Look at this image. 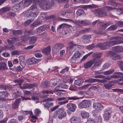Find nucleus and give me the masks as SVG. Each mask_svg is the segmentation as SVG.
I'll return each instance as SVG.
<instances>
[{
  "instance_id": "f257e3e1",
  "label": "nucleus",
  "mask_w": 123,
  "mask_h": 123,
  "mask_svg": "<svg viewBox=\"0 0 123 123\" xmlns=\"http://www.w3.org/2000/svg\"><path fill=\"white\" fill-rule=\"evenodd\" d=\"M123 38V37L119 36L110 37V39L112 40L104 43H99L96 46L102 50L106 49L112 46L123 43V41L121 40Z\"/></svg>"
},
{
  "instance_id": "5701e85b",
  "label": "nucleus",
  "mask_w": 123,
  "mask_h": 123,
  "mask_svg": "<svg viewBox=\"0 0 123 123\" xmlns=\"http://www.w3.org/2000/svg\"><path fill=\"white\" fill-rule=\"evenodd\" d=\"M38 14V10L37 11H31V16L34 18L36 17Z\"/></svg>"
},
{
  "instance_id": "0e129e2a",
  "label": "nucleus",
  "mask_w": 123,
  "mask_h": 123,
  "mask_svg": "<svg viewBox=\"0 0 123 123\" xmlns=\"http://www.w3.org/2000/svg\"><path fill=\"white\" fill-rule=\"evenodd\" d=\"M69 70V68L68 67H66L65 68L63 69L60 72V73L61 74L64 73L65 72H67Z\"/></svg>"
},
{
  "instance_id": "58836bf2",
  "label": "nucleus",
  "mask_w": 123,
  "mask_h": 123,
  "mask_svg": "<svg viewBox=\"0 0 123 123\" xmlns=\"http://www.w3.org/2000/svg\"><path fill=\"white\" fill-rule=\"evenodd\" d=\"M20 93L18 91H17L15 93H13L12 94V96L13 97V99H15L17 98L20 95Z\"/></svg>"
},
{
  "instance_id": "49530a36",
  "label": "nucleus",
  "mask_w": 123,
  "mask_h": 123,
  "mask_svg": "<svg viewBox=\"0 0 123 123\" xmlns=\"http://www.w3.org/2000/svg\"><path fill=\"white\" fill-rule=\"evenodd\" d=\"M16 6H17L18 9H21L24 6L23 2L21 1Z\"/></svg>"
},
{
  "instance_id": "37998d69",
  "label": "nucleus",
  "mask_w": 123,
  "mask_h": 123,
  "mask_svg": "<svg viewBox=\"0 0 123 123\" xmlns=\"http://www.w3.org/2000/svg\"><path fill=\"white\" fill-rule=\"evenodd\" d=\"M92 54V52L84 56L81 60V62L84 61L90 55Z\"/></svg>"
},
{
  "instance_id": "09e8293b",
  "label": "nucleus",
  "mask_w": 123,
  "mask_h": 123,
  "mask_svg": "<svg viewBox=\"0 0 123 123\" xmlns=\"http://www.w3.org/2000/svg\"><path fill=\"white\" fill-rule=\"evenodd\" d=\"M83 11L81 9L78 10L76 12V14L78 16H79L83 13Z\"/></svg>"
},
{
  "instance_id": "2f4dec72",
  "label": "nucleus",
  "mask_w": 123,
  "mask_h": 123,
  "mask_svg": "<svg viewBox=\"0 0 123 123\" xmlns=\"http://www.w3.org/2000/svg\"><path fill=\"white\" fill-rule=\"evenodd\" d=\"M32 0H25L24 6L26 7L29 6L32 2Z\"/></svg>"
},
{
  "instance_id": "6e6552de",
  "label": "nucleus",
  "mask_w": 123,
  "mask_h": 123,
  "mask_svg": "<svg viewBox=\"0 0 123 123\" xmlns=\"http://www.w3.org/2000/svg\"><path fill=\"white\" fill-rule=\"evenodd\" d=\"M90 103V101L89 100H83L79 104V106L80 108H87L89 107Z\"/></svg>"
},
{
  "instance_id": "9b49d317",
  "label": "nucleus",
  "mask_w": 123,
  "mask_h": 123,
  "mask_svg": "<svg viewBox=\"0 0 123 123\" xmlns=\"http://www.w3.org/2000/svg\"><path fill=\"white\" fill-rule=\"evenodd\" d=\"M105 112L104 118L105 120H108L111 117L112 112L110 110L107 109H106Z\"/></svg>"
},
{
  "instance_id": "393cba45",
  "label": "nucleus",
  "mask_w": 123,
  "mask_h": 123,
  "mask_svg": "<svg viewBox=\"0 0 123 123\" xmlns=\"http://www.w3.org/2000/svg\"><path fill=\"white\" fill-rule=\"evenodd\" d=\"M11 9L10 7H4L0 9V13H2L7 11H10Z\"/></svg>"
},
{
  "instance_id": "0eeeda50",
  "label": "nucleus",
  "mask_w": 123,
  "mask_h": 123,
  "mask_svg": "<svg viewBox=\"0 0 123 123\" xmlns=\"http://www.w3.org/2000/svg\"><path fill=\"white\" fill-rule=\"evenodd\" d=\"M64 46V45L63 44L59 43H57L54 46L52 50L55 53H58Z\"/></svg>"
},
{
  "instance_id": "774afa93",
  "label": "nucleus",
  "mask_w": 123,
  "mask_h": 123,
  "mask_svg": "<svg viewBox=\"0 0 123 123\" xmlns=\"http://www.w3.org/2000/svg\"><path fill=\"white\" fill-rule=\"evenodd\" d=\"M85 123H95L94 120L92 118L88 119Z\"/></svg>"
},
{
  "instance_id": "9d476101",
  "label": "nucleus",
  "mask_w": 123,
  "mask_h": 123,
  "mask_svg": "<svg viewBox=\"0 0 123 123\" xmlns=\"http://www.w3.org/2000/svg\"><path fill=\"white\" fill-rule=\"evenodd\" d=\"M40 61L39 59H37L34 57H32L27 59L26 62L28 65H31L38 63Z\"/></svg>"
},
{
  "instance_id": "7c9ffc66",
  "label": "nucleus",
  "mask_w": 123,
  "mask_h": 123,
  "mask_svg": "<svg viewBox=\"0 0 123 123\" xmlns=\"http://www.w3.org/2000/svg\"><path fill=\"white\" fill-rule=\"evenodd\" d=\"M85 92L80 91L77 94L78 96L77 97L79 98V99L80 98H83Z\"/></svg>"
},
{
  "instance_id": "aec40b11",
  "label": "nucleus",
  "mask_w": 123,
  "mask_h": 123,
  "mask_svg": "<svg viewBox=\"0 0 123 123\" xmlns=\"http://www.w3.org/2000/svg\"><path fill=\"white\" fill-rule=\"evenodd\" d=\"M112 82L111 81H110L107 83H105L104 84V86L106 89H109L113 86L112 84Z\"/></svg>"
},
{
  "instance_id": "c85d7f7f",
  "label": "nucleus",
  "mask_w": 123,
  "mask_h": 123,
  "mask_svg": "<svg viewBox=\"0 0 123 123\" xmlns=\"http://www.w3.org/2000/svg\"><path fill=\"white\" fill-rule=\"evenodd\" d=\"M15 16V14L14 13L9 12L7 13L5 17L7 18H10L14 17Z\"/></svg>"
},
{
  "instance_id": "338daca9",
  "label": "nucleus",
  "mask_w": 123,
  "mask_h": 123,
  "mask_svg": "<svg viewBox=\"0 0 123 123\" xmlns=\"http://www.w3.org/2000/svg\"><path fill=\"white\" fill-rule=\"evenodd\" d=\"M62 89H67L68 88V86L65 84H60Z\"/></svg>"
},
{
  "instance_id": "c756f323",
  "label": "nucleus",
  "mask_w": 123,
  "mask_h": 123,
  "mask_svg": "<svg viewBox=\"0 0 123 123\" xmlns=\"http://www.w3.org/2000/svg\"><path fill=\"white\" fill-rule=\"evenodd\" d=\"M114 71V69H112L109 70L104 72L103 73V74L105 75H108L112 74Z\"/></svg>"
},
{
  "instance_id": "f03ea898",
  "label": "nucleus",
  "mask_w": 123,
  "mask_h": 123,
  "mask_svg": "<svg viewBox=\"0 0 123 123\" xmlns=\"http://www.w3.org/2000/svg\"><path fill=\"white\" fill-rule=\"evenodd\" d=\"M77 47H78L80 49L84 48V47L82 46L77 45L73 43L72 42H69L68 44V46L67 47V49L69 51V54L71 55L73 52H74L76 49Z\"/></svg>"
},
{
  "instance_id": "ddd939ff",
  "label": "nucleus",
  "mask_w": 123,
  "mask_h": 123,
  "mask_svg": "<svg viewBox=\"0 0 123 123\" xmlns=\"http://www.w3.org/2000/svg\"><path fill=\"white\" fill-rule=\"evenodd\" d=\"M67 107L72 112H74L76 108V105L73 103H68L66 105Z\"/></svg>"
},
{
  "instance_id": "e433bc0d",
  "label": "nucleus",
  "mask_w": 123,
  "mask_h": 123,
  "mask_svg": "<svg viewBox=\"0 0 123 123\" xmlns=\"http://www.w3.org/2000/svg\"><path fill=\"white\" fill-rule=\"evenodd\" d=\"M82 54L80 53H79V52H75L74 54V55L76 58L78 60L80 58V56H82Z\"/></svg>"
},
{
  "instance_id": "4d7b16f0",
  "label": "nucleus",
  "mask_w": 123,
  "mask_h": 123,
  "mask_svg": "<svg viewBox=\"0 0 123 123\" xmlns=\"http://www.w3.org/2000/svg\"><path fill=\"white\" fill-rule=\"evenodd\" d=\"M121 70L123 71V61H120L118 62Z\"/></svg>"
},
{
  "instance_id": "f704fd0d",
  "label": "nucleus",
  "mask_w": 123,
  "mask_h": 123,
  "mask_svg": "<svg viewBox=\"0 0 123 123\" xmlns=\"http://www.w3.org/2000/svg\"><path fill=\"white\" fill-rule=\"evenodd\" d=\"M67 97V100L68 101L69 100H76L79 99V98H77L76 96H75L72 97Z\"/></svg>"
},
{
  "instance_id": "4be33fe9",
  "label": "nucleus",
  "mask_w": 123,
  "mask_h": 123,
  "mask_svg": "<svg viewBox=\"0 0 123 123\" xmlns=\"http://www.w3.org/2000/svg\"><path fill=\"white\" fill-rule=\"evenodd\" d=\"M92 60L94 61V63L92 68L95 66H100L101 63L102 61L100 60L95 59V60H94V59H92Z\"/></svg>"
},
{
  "instance_id": "3c124183",
  "label": "nucleus",
  "mask_w": 123,
  "mask_h": 123,
  "mask_svg": "<svg viewBox=\"0 0 123 123\" xmlns=\"http://www.w3.org/2000/svg\"><path fill=\"white\" fill-rule=\"evenodd\" d=\"M43 30V27H38L37 29L35 31V32H34L35 33V32H36V33H39L40 32H41Z\"/></svg>"
},
{
  "instance_id": "69168bd1",
  "label": "nucleus",
  "mask_w": 123,
  "mask_h": 123,
  "mask_svg": "<svg viewBox=\"0 0 123 123\" xmlns=\"http://www.w3.org/2000/svg\"><path fill=\"white\" fill-rule=\"evenodd\" d=\"M109 55L111 56H113L117 54L116 52H114L111 51L108 52Z\"/></svg>"
},
{
  "instance_id": "de8ad7c7",
  "label": "nucleus",
  "mask_w": 123,
  "mask_h": 123,
  "mask_svg": "<svg viewBox=\"0 0 123 123\" xmlns=\"http://www.w3.org/2000/svg\"><path fill=\"white\" fill-rule=\"evenodd\" d=\"M10 39H12L13 41L16 42L19 41L20 40V37H12L10 38Z\"/></svg>"
},
{
  "instance_id": "4468645a",
  "label": "nucleus",
  "mask_w": 123,
  "mask_h": 123,
  "mask_svg": "<svg viewBox=\"0 0 123 123\" xmlns=\"http://www.w3.org/2000/svg\"><path fill=\"white\" fill-rule=\"evenodd\" d=\"M94 61L91 60L85 63L83 66L84 68L87 69L90 68L94 64Z\"/></svg>"
},
{
  "instance_id": "13d9d810",
  "label": "nucleus",
  "mask_w": 123,
  "mask_h": 123,
  "mask_svg": "<svg viewBox=\"0 0 123 123\" xmlns=\"http://www.w3.org/2000/svg\"><path fill=\"white\" fill-rule=\"evenodd\" d=\"M119 48V47L118 46L114 47L112 48V50L113 52H116L117 54V52L119 51L118 50Z\"/></svg>"
},
{
  "instance_id": "680f3d73",
  "label": "nucleus",
  "mask_w": 123,
  "mask_h": 123,
  "mask_svg": "<svg viewBox=\"0 0 123 123\" xmlns=\"http://www.w3.org/2000/svg\"><path fill=\"white\" fill-rule=\"evenodd\" d=\"M117 27L116 24L114 25H112L109 27V29L110 30H114L116 29Z\"/></svg>"
},
{
  "instance_id": "bb28decb",
  "label": "nucleus",
  "mask_w": 123,
  "mask_h": 123,
  "mask_svg": "<svg viewBox=\"0 0 123 123\" xmlns=\"http://www.w3.org/2000/svg\"><path fill=\"white\" fill-rule=\"evenodd\" d=\"M6 64L5 62L0 63V70L3 71L6 69L7 68L6 67Z\"/></svg>"
},
{
  "instance_id": "39448f33",
  "label": "nucleus",
  "mask_w": 123,
  "mask_h": 123,
  "mask_svg": "<svg viewBox=\"0 0 123 123\" xmlns=\"http://www.w3.org/2000/svg\"><path fill=\"white\" fill-rule=\"evenodd\" d=\"M56 114L58 115V117L60 119H62L66 116V112L63 108L58 109L56 110Z\"/></svg>"
},
{
  "instance_id": "c03bdc74",
  "label": "nucleus",
  "mask_w": 123,
  "mask_h": 123,
  "mask_svg": "<svg viewBox=\"0 0 123 123\" xmlns=\"http://www.w3.org/2000/svg\"><path fill=\"white\" fill-rule=\"evenodd\" d=\"M37 85L36 83L28 84V88L30 89L34 87H36Z\"/></svg>"
},
{
  "instance_id": "a19ab883",
  "label": "nucleus",
  "mask_w": 123,
  "mask_h": 123,
  "mask_svg": "<svg viewBox=\"0 0 123 123\" xmlns=\"http://www.w3.org/2000/svg\"><path fill=\"white\" fill-rule=\"evenodd\" d=\"M42 92L44 94H53V91L51 90H43L42 91Z\"/></svg>"
},
{
  "instance_id": "1a4fd4ad",
  "label": "nucleus",
  "mask_w": 123,
  "mask_h": 123,
  "mask_svg": "<svg viewBox=\"0 0 123 123\" xmlns=\"http://www.w3.org/2000/svg\"><path fill=\"white\" fill-rule=\"evenodd\" d=\"M95 12L100 17L105 16L107 15L106 12L102 9H96Z\"/></svg>"
},
{
  "instance_id": "603ef678",
  "label": "nucleus",
  "mask_w": 123,
  "mask_h": 123,
  "mask_svg": "<svg viewBox=\"0 0 123 123\" xmlns=\"http://www.w3.org/2000/svg\"><path fill=\"white\" fill-rule=\"evenodd\" d=\"M24 33L25 34V33H27L29 35L34 34H35V32H34V31H29V30H25L24 31Z\"/></svg>"
},
{
  "instance_id": "f3484780",
  "label": "nucleus",
  "mask_w": 123,
  "mask_h": 123,
  "mask_svg": "<svg viewBox=\"0 0 123 123\" xmlns=\"http://www.w3.org/2000/svg\"><path fill=\"white\" fill-rule=\"evenodd\" d=\"M37 39V37L34 36L29 37V44L31 45L34 44Z\"/></svg>"
},
{
  "instance_id": "20e7f679",
  "label": "nucleus",
  "mask_w": 123,
  "mask_h": 123,
  "mask_svg": "<svg viewBox=\"0 0 123 123\" xmlns=\"http://www.w3.org/2000/svg\"><path fill=\"white\" fill-rule=\"evenodd\" d=\"M39 6L42 9H47L50 7V5L46 0H40L39 4Z\"/></svg>"
},
{
  "instance_id": "a878e982",
  "label": "nucleus",
  "mask_w": 123,
  "mask_h": 123,
  "mask_svg": "<svg viewBox=\"0 0 123 123\" xmlns=\"http://www.w3.org/2000/svg\"><path fill=\"white\" fill-rule=\"evenodd\" d=\"M83 82V79H78L75 80L74 81V84L76 85L80 86Z\"/></svg>"
},
{
  "instance_id": "ea45409f",
  "label": "nucleus",
  "mask_w": 123,
  "mask_h": 123,
  "mask_svg": "<svg viewBox=\"0 0 123 123\" xmlns=\"http://www.w3.org/2000/svg\"><path fill=\"white\" fill-rule=\"evenodd\" d=\"M20 87L21 89H27L28 88V83H24L22 85L20 84Z\"/></svg>"
},
{
  "instance_id": "e2e57ef3",
  "label": "nucleus",
  "mask_w": 123,
  "mask_h": 123,
  "mask_svg": "<svg viewBox=\"0 0 123 123\" xmlns=\"http://www.w3.org/2000/svg\"><path fill=\"white\" fill-rule=\"evenodd\" d=\"M24 15L25 16L29 17L31 16V11H27L25 12L24 13Z\"/></svg>"
},
{
  "instance_id": "5fc2aeb1",
  "label": "nucleus",
  "mask_w": 123,
  "mask_h": 123,
  "mask_svg": "<svg viewBox=\"0 0 123 123\" xmlns=\"http://www.w3.org/2000/svg\"><path fill=\"white\" fill-rule=\"evenodd\" d=\"M70 61L72 63H75L76 62V61H78V60L73 55L72 57L70 59Z\"/></svg>"
},
{
  "instance_id": "a18cd8bd",
  "label": "nucleus",
  "mask_w": 123,
  "mask_h": 123,
  "mask_svg": "<svg viewBox=\"0 0 123 123\" xmlns=\"http://www.w3.org/2000/svg\"><path fill=\"white\" fill-rule=\"evenodd\" d=\"M107 24H100V30H103L106 28Z\"/></svg>"
},
{
  "instance_id": "8fccbe9b",
  "label": "nucleus",
  "mask_w": 123,
  "mask_h": 123,
  "mask_svg": "<svg viewBox=\"0 0 123 123\" xmlns=\"http://www.w3.org/2000/svg\"><path fill=\"white\" fill-rule=\"evenodd\" d=\"M110 65L108 63H105L103 65L102 70L104 69L107 68L110 66Z\"/></svg>"
},
{
  "instance_id": "f8f14e48",
  "label": "nucleus",
  "mask_w": 123,
  "mask_h": 123,
  "mask_svg": "<svg viewBox=\"0 0 123 123\" xmlns=\"http://www.w3.org/2000/svg\"><path fill=\"white\" fill-rule=\"evenodd\" d=\"M9 93L7 91L0 92V99L2 101H5V98L8 97Z\"/></svg>"
},
{
  "instance_id": "b1692460",
  "label": "nucleus",
  "mask_w": 123,
  "mask_h": 123,
  "mask_svg": "<svg viewBox=\"0 0 123 123\" xmlns=\"http://www.w3.org/2000/svg\"><path fill=\"white\" fill-rule=\"evenodd\" d=\"M12 31V34L14 35L17 36L19 35L22 34V31L21 30H13Z\"/></svg>"
},
{
  "instance_id": "72a5a7b5",
  "label": "nucleus",
  "mask_w": 123,
  "mask_h": 123,
  "mask_svg": "<svg viewBox=\"0 0 123 123\" xmlns=\"http://www.w3.org/2000/svg\"><path fill=\"white\" fill-rule=\"evenodd\" d=\"M62 91L60 84L57 86L54 90V91L55 92Z\"/></svg>"
},
{
  "instance_id": "79ce46f5",
  "label": "nucleus",
  "mask_w": 123,
  "mask_h": 123,
  "mask_svg": "<svg viewBox=\"0 0 123 123\" xmlns=\"http://www.w3.org/2000/svg\"><path fill=\"white\" fill-rule=\"evenodd\" d=\"M91 36L90 35H84L82 37V39L83 40L89 39L91 38Z\"/></svg>"
},
{
  "instance_id": "423d86ee",
  "label": "nucleus",
  "mask_w": 123,
  "mask_h": 123,
  "mask_svg": "<svg viewBox=\"0 0 123 123\" xmlns=\"http://www.w3.org/2000/svg\"><path fill=\"white\" fill-rule=\"evenodd\" d=\"M107 81L105 79H103L102 80H100L99 79L89 78L88 79L86 80L85 81V82L91 83L95 82L100 83L101 82L102 83H104L106 82Z\"/></svg>"
},
{
  "instance_id": "cd10ccee",
  "label": "nucleus",
  "mask_w": 123,
  "mask_h": 123,
  "mask_svg": "<svg viewBox=\"0 0 123 123\" xmlns=\"http://www.w3.org/2000/svg\"><path fill=\"white\" fill-rule=\"evenodd\" d=\"M81 117L83 118H87L89 116V113L85 111L82 112L81 113Z\"/></svg>"
},
{
  "instance_id": "dca6fc26",
  "label": "nucleus",
  "mask_w": 123,
  "mask_h": 123,
  "mask_svg": "<svg viewBox=\"0 0 123 123\" xmlns=\"http://www.w3.org/2000/svg\"><path fill=\"white\" fill-rule=\"evenodd\" d=\"M51 51V48L50 45L44 48L42 50V52L44 55H48L49 54Z\"/></svg>"
},
{
  "instance_id": "6ab92c4d",
  "label": "nucleus",
  "mask_w": 123,
  "mask_h": 123,
  "mask_svg": "<svg viewBox=\"0 0 123 123\" xmlns=\"http://www.w3.org/2000/svg\"><path fill=\"white\" fill-rule=\"evenodd\" d=\"M70 121L71 123H80L79 119L75 116L71 117L70 119Z\"/></svg>"
},
{
  "instance_id": "c9c22d12",
  "label": "nucleus",
  "mask_w": 123,
  "mask_h": 123,
  "mask_svg": "<svg viewBox=\"0 0 123 123\" xmlns=\"http://www.w3.org/2000/svg\"><path fill=\"white\" fill-rule=\"evenodd\" d=\"M53 103L50 102H47L44 105V106L47 108H49V107L52 106L53 105Z\"/></svg>"
},
{
  "instance_id": "473e14b6",
  "label": "nucleus",
  "mask_w": 123,
  "mask_h": 123,
  "mask_svg": "<svg viewBox=\"0 0 123 123\" xmlns=\"http://www.w3.org/2000/svg\"><path fill=\"white\" fill-rule=\"evenodd\" d=\"M70 25L66 24H62L61 25L59 26L57 28V29L60 30L61 29L63 28L64 27H68Z\"/></svg>"
},
{
  "instance_id": "052dcab7",
  "label": "nucleus",
  "mask_w": 123,
  "mask_h": 123,
  "mask_svg": "<svg viewBox=\"0 0 123 123\" xmlns=\"http://www.w3.org/2000/svg\"><path fill=\"white\" fill-rule=\"evenodd\" d=\"M41 112V111L39 109H36L35 110V114L36 116H38Z\"/></svg>"
},
{
  "instance_id": "bf43d9fd",
  "label": "nucleus",
  "mask_w": 123,
  "mask_h": 123,
  "mask_svg": "<svg viewBox=\"0 0 123 123\" xmlns=\"http://www.w3.org/2000/svg\"><path fill=\"white\" fill-rule=\"evenodd\" d=\"M20 37V40H22V42L23 43H25L27 41V37L25 36H22Z\"/></svg>"
},
{
  "instance_id": "6e6d98bb",
  "label": "nucleus",
  "mask_w": 123,
  "mask_h": 123,
  "mask_svg": "<svg viewBox=\"0 0 123 123\" xmlns=\"http://www.w3.org/2000/svg\"><path fill=\"white\" fill-rule=\"evenodd\" d=\"M102 119L100 116L97 117L96 118V120L98 123H101L102 121Z\"/></svg>"
},
{
  "instance_id": "2eb2a0df",
  "label": "nucleus",
  "mask_w": 123,
  "mask_h": 123,
  "mask_svg": "<svg viewBox=\"0 0 123 123\" xmlns=\"http://www.w3.org/2000/svg\"><path fill=\"white\" fill-rule=\"evenodd\" d=\"M93 107L97 110H101L104 108L103 105L99 103H94L93 104Z\"/></svg>"
},
{
  "instance_id": "4c0bfd02",
  "label": "nucleus",
  "mask_w": 123,
  "mask_h": 123,
  "mask_svg": "<svg viewBox=\"0 0 123 123\" xmlns=\"http://www.w3.org/2000/svg\"><path fill=\"white\" fill-rule=\"evenodd\" d=\"M114 74H115L117 79L122 78V73L120 72H115Z\"/></svg>"
},
{
  "instance_id": "a211bd4d",
  "label": "nucleus",
  "mask_w": 123,
  "mask_h": 123,
  "mask_svg": "<svg viewBox=\"0 0 123 123\" xmlns=\"http://www.w3.org/2000/svg\"><path fill=\"white\" fill-rule=\"evenodd\" d=\"M21 101V99L20 98L16 99L12 105V108L14 109L18 108Z\"/></svg>"
},
{
  "instance_id": "864d4df0",
  "label": "nucleus",
  "mask_w": 123,
  "mask_h": 123,
  "mask_svg": "<svg viewBox=\"0 0 123 123\" xmlns=\"http://www.w3.org/2000/svg\"><path fill=\"white\" fill-rule=\"evenodd\" d=\"M30 9L31 10H32V11L34 10V11H37L38 10L36 5L35 4L32 5L30 7Z\"/></svg>"
},
{
  "instance_id": "7ed1b4c3",
  "label": "nucleus",
  "mask_w": 123,
  "mask_h": 123,
  "mask_svg": "<svg viewBox=\"0 0 123 123\" xmlns=\"http://www.w3.org/2000/svg\"><path fill=\"white\" fill-rule=\"evenodd\" d=\"M58 21H62L65 22L74 23H88L90 22L89 21L86 20L79 19L77 21L76 20L74 21L70 19L62 18H59Z\"/></svg>"
},
{
  "instance_id": "412c9836",
  "label": "nucleus",
  "mask_w": 123,
  "mask_h": 123,
  "mask_svg": "<svg viewBox=\"0 0 123 123\" xmlns=\"http://www.w3.org/2000/svg\"><path fill=\"white\" fill-rule=\"evenodd\" d=\"M102 53H95L92 54L93 56V59L94 60L95 59L99 60V59L101 58L102 56Z\"/></svg>"
}]
</instances>
